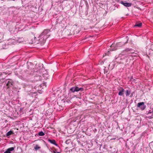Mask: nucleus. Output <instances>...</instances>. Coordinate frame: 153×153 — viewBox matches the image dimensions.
<instances>
[{
    "label": "nucleus",
    "mask_w": 153,
    "mask_h": 153,
    "mask_svg": "<svg viewBox=\"0 0 153 153\" xmlns=\"http://www.w3.org/2000/svg\"><path fill=\"white\" fill-rule=\"evenodd\" d=\"M125 51H126L127 53H134V51L131 49H127L125 50Z\"/></svg>",
    "instance_id": "9"
},
{
    "label": "nucleus",
    "mask_w": 153,
    "mask_h": 153,
    "mask_svg": "<svg viewBox=\"0 0 153 153\" xmlns=\"http://www.w3.org/2000/svg\"><path fill=\"white\" fill-rule=\"evenodd\" d=\"M8 80H9V81L7 82L6 85V86L7 87V89L11 87L14 84V82L12 79H9Z\"/></svg>",
    "instance_id": "4"
},
{
    "label": "nucleus",
    "mask_w": 153,
    "mask_h": 153,
    "mask_svg": "<svg viewBox=\"0 0 153 153\" xmlns=\"http://www.w3.org/2000/svg\"><path fill=\"white\" fill-rule=\"evenodd\" d=\"M152 113V112H149L148 113V114H149V113Z\"/></svg>",
    "instance_id": "21"
},
{
    "label": "nucleus",
    "mask_w": 153,
    "mask_h": 153,
    "mask_svg": "<svg viewBox=\"0 0 153 153\" xmlns=\"http://www.w3.org/2000/svg\"><path fill=\"white\" fill-rule=\"evenodd\" d=\"M5 74V73L4 72H0V76H1L2 75H3L4 74Z\"/></svg>",
    "instance_id": "16"
},
{
    "label": "nucleus",
    "mask_w": 153,
    "mask_h": 153,
    "mask_svg": "<svg viewBox=\"0 0 153 153\" xmlns=\"http://www.w3.org/2000/svg\"><path fill=\"white\" fill-rule=\"evenodd\" d=\"M109 63H110V62H108V66L109 67V66H110V64Z\"/></svg>",
    "instance_id": "20"
},
{
    "label": "nucleus",
    "mask_w": 153,
    "mask_h": 153,
    "mask_svg": "<svg viewBox=\"0 0 153 153\" xmlns=\"http://www.w3.org/2000/svg\"><path fill=\"white\" fill-rule=\"evenodd\" d=\"M15 148V147H11L9 148L4 153H11L14 150Z\"/></svg>",
    "instance_id": "7"
},
{
    "label": "nucleus",
    "mask_w": 153,
    "mask_h": 153,
    "mask_svg": "<svg viewBox=\"0 0 153 153\" xmlns=\"http://www.w3.org/2000/svg\"><path fill=\"white\" fill-rule=\"evenodd\" d=\"M118 89L119 91L118 95L121 96H123V92L124 91V89L123 88L120 87Z\"/></svg>",
    "instance_id": "6"
},
{
    "label": "nucleus",
    "mask_w": 153,
    "mask_h": 153,
    "mask_svg": "<svg viewBox=\"0 0 153 153\" xmlns=\"http://www.w3.org/2000/svg\"><path fill=\"white\" fill-rule=\"evenodd\" d=\"M13 134V131H10L7 132V133L6 134V136H9L12 134Z\"/></svg>",
    "instance_id": "12"
},
{
    "label": "nucleus",
    "mask_w": 153,
    "mask_h": 153,
    "mask_svg": "<svg viewBox=\"0 0 153 153\" xmlns=\"http://www.w3.org/2000/svg\"><path fill=\"white\" fill-rule=\"evenodd\" d=\"M95 130L96 131H97V129L96 128H95Z\"/></svg>",
    "instance_id": "22"
},
{
    "label": "nucleus",
    "mask_w": 153,
    "mask_h": 153,
    "mask_svg": "<svg viewBox=\"0 0 153 153\" xmlns=\"http://www.w3.org/2000/svg\"><path fill=\"white\" fill-rule=\"evenodd\" d=\"M109 53V51H108V52H107V53H105V55H106V54H108V53Z\"/></svg>",
    "instance_id": "19"
},
{
    "label": "nucleus",
    "mask_w": 153,
    "mask_h": 153,
    "mask_svg": "<svg viewBox=\"0 0 153 153\" xmlns=\"http://www.w3.org/2000/svg\"><path fill=\"white\" fill-rule=\"evenodd\" d=\"M120 3L126 7H130L131 5V3L126 2L125 1H120Z\"/></svg>",
    "instance_id": "5"
},
{
    "label": "nucleus",
    "mask_w": 153,
    "mask_h": 153,
    "mask_svg": "<svg viewBox=\"0 0 153 153\" xmlns=\"http://www.w3.org/2000/svg\"><path fill=\"white\" fill-rule=\"evenodd\" d=\"M42 77L40 75H36L34 77V80L35 81H39L42 80Z\"/></svg>",
    "instance_id": "8"
},
{
    "label": "nucleus",
    "mask_w": 153,
    "mask_h": 153,
    "mask_svg": "<svg viewBox=\"0 0 153 153\" xmlns=\"http://www.w3.org/2000/svg\"><path fill=\"white\" fill-rule=\"evenodd\" d=\"M41 148V147L39 146L38 145H36L34 147V149L36 151L39 149Z\"/></svg>",
    "instance_id": "11"
},
{
    "label": "nucleus",
    "mask_w": 153,
    "mask_h": 153,
    "mask_svg": "<svg viewBox=\"0 0 153 153\" xmlns=\"http://www.w3.org/2000/svg\"><path fill=\"white\" fill-rule=\"evenodd\" d=\"M38 135L39 136H43L45 134L43 131H41L39 133Z\"/></svg>",
    "instance_id": "15"
},
{
    "label": "nucleus",
    "mask_w": 153,
    "mask_h": 153,
    "mask_svg": "<svg viewBox=\"0 0 153 153\" xmlns=\"http://www.w3.org/2000/svg\"><path fill=\"white\" fill-rule=\"evenodd\" d=\"M48 141L50 142L51 143L53 144L56 146H57V144L56 143V141L55 140H51V139H48Z\"/></svg>",
    "instance_id": "10"
},
{
    "label": "nucleus",
    "mask_w": 153,
    "mask_h": 153,
    "mask_svg": "<svg viewBox=\"0 0 153 153\" xmlns=\"http://www.w3.org/2000/svg\"><path fill=\"white\" fill-rule=\"evenodd\" d=\"M115 138H114L113 139V140H115Z\"/></svg>",
    "instance_id": "24"
},
{
    "label": "nucleus",
    "mask_w": 153,
    "mask_h": 153,
    "mask_svg": "<svg viewBox=\"0 0 153 153\" xmlns=\"http://www.w3.org/2000/svg\"><path fill=\"white\" fill-rule=\"evenodd\" d=\"M131 92L130 91L127 90L126 91L125 93L126 96H128L129 95Z\"/></svg>",
    "instance_id": "13"
},
{
    "label": "nucleus",
    "mask_w": 153,
    "mask_h": 153,
    "mask_svg": "<svg viewBox=\"0 0 153 153\" xmlns=\"http://www.w3.org/2000/svg\"><path fill=\"white\" fill-rule=\"evenodd\" d=\"M152 113H153V111H152Z\"/></svg>",
    "instance_id": "25"
},
{
    "label": "nucleus",
    "mask_w": 153,
    "mask_h": 153,
    "mask_svg": "<svg viewBox=\"0 0 153 153\" xmlns=\"http://www.w3.org/2000/svg\"><path fill=\"white\" fill-rule=\"evenodd\" d=\"M4 79V78L2 79V80H3Z\"/></svg>",
    "instance_id": "23"
},
{
    "label": "nucleus",
    "mask_w": 153,
    "mask_h": 153,
    "mask_svg": "<svg viewBox=\"0 0 153 153\" xmlns=\"http://www.w3.org/2000/svg\"><path fill=\"white\" fill-rule=\"evenodd\" d=\"M53 153H61L60 152H57V151H53Z\"/></svg>",
    "instance_id": "18"
},
{
    "label": "nucleus",
    "mask_w": 153,
    "mask_h": 153,
    "mask_svg": "<svg viewBox=\"0 0 153 153\" xmlns=\"http://www.w3.org/2000/svg\"><path fill=\"white\" fill-rule=\"evenodd\" d=\"M84 89L83 88H79L77 86L73 87L70 89V91L72 92H74L75 91L77 92L79 91H82Z\"/></svg>",
    "instance_id": "2"
},
{
    "label": "nucleus",
    "mask_w": 153,
    "mask_h": 153,
    "mask_svg": "<svg viewBox=\"0 0 153 153\" xmlns=\"http://www.w3.org/2000/svg\"><path fill=\"white\" fill-rule=\"evenodd\" d=\"M137 107L140 108L141 111H143L146 108V105H145L143 102H139L137 103Z\"/></svg>",
    "instance_id": "3"
},
{
    "label": "nucleus",
    "mask_w": 153,
    "mask_h": 153,
    "mask_svg": "<svg viewBox=\"0 0 153 153\" xmlns=\"http://www.w3.org/2000/svg\"><path fill=\"white\" fill-rule=\"evenodd\" d=\"M142 23H140L139 24L137 23L134 25V27H140L142 26Z\"/></svg>",
    "instance_id": "14"
},
{
    "label": "nucleus",
    "mask_w": 153,
    "mask_h": 153,
    "mask_svg": "<svg viewBox=\"0 0 153 153\" xmlns=\"http://www.w3.org/2000/svg\"><path fill=\"white\" fill-rule=\"evenodd\" d=\"M50 30L48 29H46L40 34L39 38V39L41 44L43 45L45 42L46 39L50 36Z\"/></svg>",
    "instance_id": "1"
},
{
    "label": "nucleus",
    "mask_w": 153,
    "mask_h": 153,
    "mask_svg": "<svg viewBox=\"0 0 153 153\" xmlns=\"http://www.w3.org/2000/svg\"><path fill=\"white\" fill-rule=\"evenodd\" d=\"M70 142V140H66V143H67L68 142V143H69Z\"/></svg>",
    "instance_id": "17"
}]
</instances>
